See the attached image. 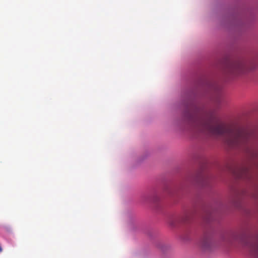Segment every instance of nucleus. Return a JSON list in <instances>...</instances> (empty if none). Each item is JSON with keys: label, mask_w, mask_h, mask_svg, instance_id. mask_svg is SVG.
<instances>
[{"label": "nucleus", "mask_w": 258, "mask_h": 258, "mask_svg": "<svg viewBox=\"0 0 258 258\" xmlns=\"http://www.w3.org/2000/svg\"><path fill=\"white\" fill-rule=\"evenodd\" d=\"M186 121L197 131L222 137L229 147L241 148L252 157H258V147L254 143V133L222 123L213 115L199 116L188 114Z\"/></svg>", "instance_id": "1"}, {"label": "nucleus", "mask_w": 258, "mask_h": 258, "mask_svg": "<svg viewBox=\"0 0 258 258\" xmlns=\"http://www.w3.org/2000/svg\"><path fill=\"white\" fill-rule=\"evenodd\" d=\"M255 67V65L251 61L238 59L229 63L225 72L230 76H237L251 71Z\"/></svg>", "instance_id": "2"}, {"label": "nucleus", "mask_w": 258, "mask_h": 258, "mask_svg": "<svg viewBox=\"0 0 258 258\" xmlns=\"http://www.w3.org/2000/svg\"><path fill=\"white\" fill-rule=\"evenodd\" d=\"M212 243L211 239L209 237L205 236L203 238L201 244L203 248L209 249L211 247Z\"/></svg>", "instance_id": "3"}, {"label": "nucleus", "mask_w": 258, "mask_h": 258, "mask_svg": "<svg viewBox=\"0 0 258 258\" xmlns=\"http://www.w3.org/2000/svg\"><path fill=\"white\" fill-rule=\"evenodd\" d=\"M252 254L255 258H258V237L256 243L251 247Z\"/></svg>", "instance_id": "4"}, {"label": "nucleus", "mask_w": 258, "mask_h": 258, "mask_svg": "<svg viewBox=\"0 0 258 258\" xmlns=\"http://www.w3.org/2000/svg\"><path fill=\"white\" fill-rule=\"evenodd\" d=\"M186 219H185V221L188 220V219H187V217H186Z\"/></svg>", "instance_id": "5"}]
</instances>
